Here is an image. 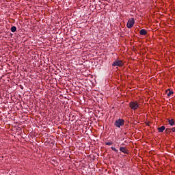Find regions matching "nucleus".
<instances>
[{
	"label": "nucleus",
	"instance_id": "obj_1",
	"mask_svg": "<svg viewBox=\"0 0 175 175\" xmlns=\"http://www.w3.org/2000/svg\"><path fill=\"white\" fill-rule=\"evenodd\" d=\"M129 106L132 110H137L140 108V103L138 101L133 100L130 102Z\"/></svg>",
	"mask_w": 175,
	"mask_h": 175
},
{
	"label": "nucleus",
	"instance_id": "obj_3",
	"mask_svg": "<svg viewBox=\"0 0 175 175\" xmlns=\"http://www.w3.org/2000/svg\"><path fill=\"white\" fill-rule=\"evenodd\" d=\"M133 25H135V19L133 18H132L128 21L126 27H127V28H132V27H133Z\"/></svg>",
	"mask_w": 175,
	"mask_h": 175
},
{
	"label": "nucleus",
	"instance_id": "obj_2",
	"mask_svg": "<svg viewBox=\"0 0 175 175\" xmlns=\"http://www.w3.org/2000/svg\"><path fill=\"white\" fill-rule=\"evenodd\" d=\"M124 122L125 121L124 120L118 119L115 122V126H116L117 128H121V126L124 125Z\"/></svg>",
	"mask_w": 175,
	"mask_h": 175
},
{
	"label": "nucleus",
	"instance_id": "obj_5",
	"mask_svg": "<svg viewBox=\"0 0 175 175\" xmlns=\"http://www.w3.org/2000/svg\"><path fill=\"white\" fill-rule=\"evenodd\" d=\"M120 151H121L124 154H128V152H129L128 149H126V148H125V147H120Z\"/></svg>",
	"mask_w": 175,
	"mask_h": 175
},
{
	"label": "nucleus",
	"instance_id": "obj_6",
	"mask_svg": "<svg viewBox=\"0 0 175 175\" xmlns=\"http://www.w3.org/2000/svg\"><path fill=\"white\" fill-rule=\"evenodd\" d=\"M165 94L167 95L168 96L173 95V90H170V89L165 90Z\"/></svg>",
	"mask_w": 175,
	"mask_h": 175
},
{
	"label": "nucleus",
	"instance_id": "obj_11",
	"mask_svg": "<svg viewBox=\"0 0 175 175\" xmlns=\"http://www.w3.org/2000/svg\"><path fill=\"white\" fill-rule=\"evenodd\" d=\"M111 150H112L113 151H114L115 152H118V150L116 149V148L111 147Z\"/></svg>",
	"mask_w": 175,
	"mask_h": 175
},
{
	"label": "nucleus",
	"instance_id": "obj_8",
	"mask_svg": "<svg viewBox=\"0 0 175 175\" xmlns=\"http://www.w3.org/2000/svg\"><path fill=\"white\" fill-rule=\"evenodd\" d=\"M165 129H166V127H165V126H162L159 128H158V131L160 133L163 132V131H165Z\"/></svg>",
	"mask_w": 175,
	"mask_h": 175
},
{
	"label": "nucleus",
	"instance_id": "obj_9",
	"mask_svg": "<svg viewBox=\"0 0 175 175\" xmlns=\"http://www.w3.org/2000/svg\"><path fill=\"white\" fill-rule=\"evenodd\" d=\"M168 122H169L170 125H171V126H173L174 125V120H173V119L169 120Z\"/></svg>",
	"mask_w": 175,
	"mask_h": 175
},
{
	"label": "nucleus",
	"instance_id": "obj_4",
	"mask_svg": "<svg viewBox=\"0 0 175 175\" xmlns=\"http://www.w3.org/2000/svg\"><path fill=\"white\" fill-rule=\"evenodd\" d=\"M124 62L122 60H116L113 64L112 66H123Z\"/></svg>",
	"mask_w": 175,
	"mask_h": 175
},
{
	"label": "nucleus",
	"instance_id": "obj_10",
	"mask_svg": "<svg viewBox=\"0 0 175 175\" xmlns=\"http://www.w3.org/2000/svg\"><path fill=\"white\" fill-rule=\"evenodd\" d=\"M16 31H17V27H16V26H13L11 27V31L16 32Z\"/></svg>",
	"mask_w": 175,
	"mask_h": 175
},
{
	"label": "nucleus",
	"instance_id": "obj_13",
	"mask_svg": "<svg viewBox=\"0 0 175 175\" xmlns=\"http://www.w3.org/2000/svg\"><path fill=\"white\" fill-rule=\"evenodd\" d=\"M172 132H175V128L172 129Z\"/></svg>",
	"mask_w": 175,
	"mask_h": 175
},
{
	"label": "nucleus",
	"instance_id": "obj_12",
	"mask_svg": "<svg viewBox=\"0 0 175 175\" xmlns=\"http://www.w3.org/2000/svg\"><path fill=\"white\" fill-rule=\"evenodd\" d=\"M106 146H111L113 145V142H105Z\"/></svg>",
	"mask_w": 175,
	"mask_h": 175
},
{
	"label": "nucleus",
	"instance_id": "obj_7",
	"mask_svg": "<svg viewBox=\"0 0 175 175\" xmlns=\"http://www.w3.org/2000/svg\"><path fill=\"white\" fill-rule=\"evenodd\" d=\"M139 33H140V35L146 36V35H147V31L144 29H142L140 30Z\"/></svg>",
	"mask_w": 175,
	"mask_h": 175
}]
</instances>
